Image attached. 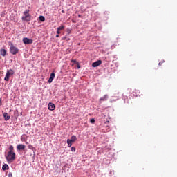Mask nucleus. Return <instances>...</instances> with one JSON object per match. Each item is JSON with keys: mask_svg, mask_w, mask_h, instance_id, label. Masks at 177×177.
<instances>
[{"mask_svg": "<svg viewBox=\"0 0 177 177\" xmlns=\"http://www.w3.org/2000/svg\"><path fill=\"white\" fill-rule=\"evenodd\" d=\"M2 169L3 171H8V169H9V165H8V164L3 165L2 167Z\"/></svg>", "mask_w": 177, "mask_h": 177, "instance_id": "nucleus-13", "label": "nucleus"}, {"mask_svg": "<svg viewBox=\"0 0 177 177\" xmlns=\"http://www.w3.org/2000/svg\"><path fill=\"white\" fill-rule=\"evenodd\" d=\"M8 149L9 151L8 152L7 156H6V160H7L8 164H11V162H13V161L16 160V153H15L13 145H10Z\"/></svg>", "mask_w": 177, "mask_h": 177, "instance_id": "nucleus-1", "label": "nucleus"}, {"mask_svg": "<svg viewBox=\"0 0 177 177\" xmlns=\"http://www.w3.org/2000/svg\"><path fill=\"white\" fill-rule=\"evenodd\" d=\"M10 53H12V55H16L17 53H19V48L16 46H15L13 44H10Z\"/></svg>", "mask_w": 177, "mask_h": 177, "instance_id": "nucleus-5", "label": "nucleus"}, {"mask_svg": "<svg viewBox=\"0 0 177 177\" xmlns=\"http://www.w3.org/2000/svg\"><path fill=\"white\" fill-rule=\"evenodd\" d=\"M8 177H13V174L10 172V173L8 174Z\"/></svg>", "mask_w": 177, "mask_h": 177, "instance_id": "nucleus-18", "label": "nucleus"}, {"mask_svg": "<svg viewBox=\"0 0 177 177\" xmlns=\"http://www.w3.org/2000/svg\"><path fill=\"white\" fill-rule=\"evenodd\" d=\"M23 42L25 44V45H31L32 44L33 41L32 39H28L27 37H24L23 39Z\"/></svg>", "mask_w": 177, "mask_h": 177, "instance_id": "nucleus-6", "label": "nucleus"}, {"mask_svg": "<svg viewBox=\"0 0 177 177\" xmlns=\"http://www.w3.org/2000/svg\"><path fill=\"white\" fill-rule=\"evenodd\" d=\"M102 64V60H97L92 64V67H99Z\"/></svg>", "mask_w": 177, "mask_h": 177, "instance_id": "nucleus-8", "label": "nucleus"}, {"mask_svg": "<svg viewBox=\"0 0 177 177\" xmlns=\"http://www.w3.org/2000/svg\"><path fill=\"white\" fill-rule=\"evenodd\" d=\"M13 74H15L14 70H12V69L8 70L6 73V76L4 78L5 81H9V78H10V77H12Z\"/></svg>", "mask_w": 177, "mask_h": 177, "instance_id": "nucleus-2", "label": "nucleus"}, {"mask_svg": "<svg viewBox=\"0 0 177 177\" xmlns=\"http://www.w3.org/2000/svg\"><path fill=\"white\" fill-rule=\"evenodd\" d=\"M3 115L4 117L5 121H8V120H10V116L8 115V113H4Z\"/></svg>", "mask_w": 177, "mask_h": 177, "instance_id": "nucleus-12", "label": "nucleus"}, {"mask_svg": "<svg viewBox=\"0 0 177 177\" xmlns=\"http://www.w3.org/2000/svg\"><path fill=\"white\" fill-rule=\"evenodd\" d=\"M57 34H60V30H57Z\"/></svg>", "mask_w": 177, "mask_h": 177, "instance_id": "nucleus-20", "label": "nucleus"}, {"mask_svg": "<svg viewBox=\"0 0 177 177\" xmlns=\"http://www.w3.org/2000/svg\"><path fill=\"white\" fill-rule=\"evenodd\" d=\"M90 122H91V124H95V119H91Z\"/></svg>", "mask_w": 177, "mask_h": 177, "instance_id": "nucleus-17", "label": "nucleus"}, {"mask_svg": "<svg viewBox=\"0 0 177 177\" xmlns=\"http://www.w3.org/2000/svg\"><path fill=\"white\" fill-rule=\"evenodd\" d=\"M77 68H81V66L80 65H77Z\"/></svg>", "mask_w": 177, "mask_h": 177, "instance_id": "nucleus-23", "label": "nucleus"}, {"mask_svg": "<svg viewBox=\"0 0 177 177\" xmlns=\"http://www.w3.org/2000/svg\"><path fill=\"white\" fill-rule=\"evenodd\" d=\"M39 19L40 21H45V17H44V16H39Z\"/></svg>", "mask_w": 177, "mask_h": 177, "instance_id": "nucleus-16", "label": "nucleus"}, {"mask_svg": "<svg viewBox=\"0 0 177 177\" xmlns=\"http://www.w3.org/2000/svg\"><path fill=\"white\" fill-rule=\"evenodd\" d=\"M26 149V145L23 144H19L17 147V150L20 151V150H24Z\"/></svg>", "mask_w": 177, "mask_h": 177, "instance_id": "nucleus-9", "label": "nucleus"}, {"mask_svg": "<svg viewBox=\"0 0 177 177\" xmlns=\"http://www.w3.org/2000/svg\"><path fill=\"white\" fill-rule=\"evenodd\" d=\"M71 151H75V147H72V148H71Z\"/></svg>", "mask_w": 177, "mask_h": 177, "instance_id": "nucleus-19", "label": "nucleus"}, {"mask_svg": "<svg viewBox=\"0 0 177 177\" xmlns=\"http://www.w3.org/2000/svg\"><path fill=\"white\" fill-rule=\"evenodd\" d=\"M57 30H58V31H62V30H64V26L62 25L61 26L58 27Z\"/></svg>", "mask_w": 177, "mask_h": 177, "instance_id": "nucleus-15", "label": "nucleus"}, {"mask_svg": "<svg viewBox=\"0 0 177 177\" xmlns=\"http://www.w3.org/2000/svg\"><path fill=\"white\" fill-rule=\"evenodd\" d=\"M55 73H52L50 74V78L48 79V83L49 84H52V81H53V80H55Z\"/></svg>", "mask_w": 177, "mask_h": 177, "instance_id": "nucleus-10", "label": "nucleus"}, {"mask_svg": "<svg viewBox=\"0 0 177 177\" xmlns=\"http://www.w3.org/2000/svg\"><path fill=\"white\" fill-rule=\"evenodd\" d=\"M59 35H56V38H59Z\"/></svg>", "mask_w": 177, "mask_h": 177, "instance_id": "nucleus-24", "label": "nucleus"}, {"mask_svg": "<svg viewBox=\"0 0 177 177\" xmlns=\"http://www.w3.org/2000/svg\"><path fill=\"white\" fill-rule=\"evenodd\" d=\"M78 17H81V15H78Z\"/></svg>", "mask_w": 177, "mask_h": 177, "instance_id": "nucleus-26", "label": "nucleus"}, {"mask_svg": "<svg viewBox=\"0 0 177 177\" xmlns=\"http://www.w3.org/2000/svg\"><path fill=\"white\" fill-rule=\"evenodd\" d=\"M72 62H73V63H77V61H75V60H72Z\"/></svg>", "mask_w": 177, "mask_h": 177, "instance_id": "nucleus-22", "label": "nucleus"}, {"mask_svg": "<svg viewBox=\"0 0 177 177\" xmlns=\"http://www.w3.org/2000/svg\"><path fill=\"white\" fill-rule=\"evenodd\" d=\"M109 99V95H105L102 97L100 99V103H102V102H106Z\"/></svg>", "mask_w": 177, "mask_h": 177, "instance_id": "nucleus-11", "label": "nucleus"}, {"mask_svg": "<svg viewBox=\"0 0 177 177\" xmlns=\"http://www.w3.org/2000/svg\"><path fill=\"white\" fill-rule=\"evenodd\" d=\"M77 140V137L75 136H73L71 139L67 140V144H68V147H71L73 146L72 143H74Z\"/></svg>", "mask_w": 177, "mask_h": 177, "instance_id": "nucleus-4", "label": "nucleus"}, {"mask_svg": "<svg viewBox=\"0 0 177 177\" xmlns=\"http://www.w3.org/2000/svg\"><path fill=\"white\" fill-rule=\"evenodd\" d=\"M30 10H26L24 12V16L22 17V20H26V21H30Z\"/></svg>", "mask_w": 177, "mask_h": 177, "instance_id": "nucleus-3", "label": "nucleus"}, {"mask_svg": "<svg viewBox=\"0 0 177 177\" xmlns=\"http://www.w3.org/2000/svg\"><path fill=\"white\" fill-rule=\"evenodd\" d=\"M1 98H0V106H1L2 105V103H1Z\"/></svg>", "mask_w": 177, "mask_h": 177, "instance_id": "nucleus-21", "label": "nucleus"}, {"mask_svg": "<svg viewBox=\"0 0 177 177\" xmlns=\"http://www.w3.org/2000/svg\"><path fill=\"white\" fill-rule=\"evenodd\" d=\"M48 110H50V111H53L55 109H56V106H55V104L50 102L48 106Z\"/></svg>", "mask_w": 177, "mask_h": 177, "instance_id": "nucleus-7", "label": "nucleus"}, {"mask_svg": "<svg viewBox=\"0 0 177 177\" xmlns=\"http://www.w3.org/2000/svg\"><path fill=\"white\" fill-rule=\"evenodd\" d=\"M0 54H1V56H6V50L1 49L0 50Z\"/></svg>", "mask_w": 177, "mask_h": 177, "instance_id": "nucleus-14", "label": "nucleus"}, {"mask_svg": "<svg viewBox=\"0 0 177 177\" xmlns=\"http://www.w3.org/2000/svg\"><path fill=\"white\" fill-rule=\"evenodd\" d=\"M62 39H66V37H64Z\"/></svg>", "mask_w": 177, "mask_h": 177, "instance_id": "nucleus-27", "label": "nucleus"}, {"mask_svg": "<svg viewBox=\"0 0 177 177\" xmlns=\"http://www.w3.org/2000/svg\"><path fill=\"white\" fill-rule=\"evenodd\" d=\"M62 13H65V11L64 10H62Z\"/></svg>", "mask_w": 177, "mask_h": 177, "instance_id": "nucleus-25", "label": "nucleus"}]
</instances>
